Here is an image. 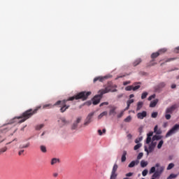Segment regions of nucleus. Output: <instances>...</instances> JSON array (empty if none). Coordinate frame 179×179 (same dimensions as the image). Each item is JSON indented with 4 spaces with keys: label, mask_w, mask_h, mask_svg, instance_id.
<instances>
[{
    "label": "nucleus",
    "mask_w": 179,
    "mask_h": 179,
    "mask_svg": "<svg viewBox=\"0 0 179 179\" xmlns=\"http://www.w3.org/2000/svg\"><path fill=\"white\" fill-rule=\"evenodd\" d=\"M125 90H127V92H131V90H133V85H128L125 87Z\"/></svg>",
    "instance_id": "obj_33"
},
{
    "label": "nucleus",
    "mask_w": 179,
    "mask_h": 179,
    "mask_svg": "<svg viewBox=\"0 0 179 179\" xmlns=\"http://www.w3.org/2000/svg\"><path fill=\"white\" fill-rule=\"evenodd\" d=\"M139 164L138 160L132 161L129 165L128 167L130 169L134 168L135 166H137Z\"/></svg>",
    "instance_id": "obj_14"
},
{
    "label": "nucleus",
    "mask_w": 179,
    "mask_h": 179,
    "mask_svg": "<svg viewBox=\"0 0 179 179\" xmlns=\"http://www.w3.org/2000/svg\"><path fill=\"white\" fill-rule=\"evenodd\" d=\"M43 127H44V124H38L36 127V129L40 130V129H43Z\"/></svg>",
    "instance_id": "obj_45"
},
{
    "label": "nucleus",
    "mask_w": 179,
    "mask_h": 179,
    "mask_svg": "<svg viewBox=\"0 0 179 179\" xmlns=\"http://www.w3.org/2000/svg\"><path fill=\"white\" fill-rule=\"evenodd\" d=\"M117 177V173H111L110 179H116Z\"/></svg>",
    "instance_id": "obj_35"
},
{
    "label": "nucleus",
    "mask_w": 179,
    "mask_h": 179,
    "mask_svg": "<svg viewBox=\"0 0 179 179\" xmlns=\"http://www.w3.org/2000/svg\"><path fill=\"white\" fill-rule=\"evenodd\" d=\"M176 59V57L169 58V59H167L166 60H165V63L171 62V61H175Z\"/></svg>",
    "instance_id": "obj_41"
},
{
    "label": "nucleus",
    "mask_w": 179,
    "mask_h": 179,
    "mask_svg": "<svg viewBox=\"0 0 179 179\" xmlns=\"http://www.w3.org/2000/svg\"><path fill=\"white\" fill-rule=\"evenodd\" d=\"M116 109H117V107L112 106L111 109L109 111V115H115V114H116L115 110Z\"/></svg>",
    "instance_id": "obj_17"
},
{
    "label": "nucleus",
    "mask_w": 179,
    "mask_h": 179,
    "mask_svg": "<svg viewBox=\"0 0 179 179\" xmlns=\"http://www.w3.org/2000/svg\"><path fill=\"white\" fill-rule=\"evenodd\" d=\"M178 108V105H172L166 108L165 110V119L170 120L171 116L170 114H173V112Z\"/></svg>",
    "instance_id": "obj_4"
},
{
    "label": "nucleus",
    "mask_w": 179,
    "mask_h": 179,
    "mask_svg": "<svg viewBox=\"0 0 179 179\" xmlns=\"http://www.w3.org/2000/svg\"><path fill=\"white\" fill-rule=\"evenodd\" d=\"M41 108V106L36 108V109H34V110L32 109H29L27 111H25L24 113H22V115L17 117V119L20 120L22 119L21 120H20V122H18L19 123H22L24 121H26L27 120H29V118H31L35 113H37V111L38 109Z\"/></svg>",
    "instance_id": "obj_2"
},
{
    "label": "nucleus",
    "mask_w": 179,
    "mask_h": 179,
    "mask_svg": "<svg viewBox=\"0 0 179 179\" xmlns=\"http://www.w3.org/2000/svg\"><path fill=\"white\" fill-rule=\"evenodd\" d=\"M175 166V164H169L168 167H167V170H170L171 169H173Z\"/></svg>",
    "instance_id": "obj_43"
},
{
    "label": "nucleus",
    "mask_w": 179,
    "mask_h": 179,
    "mask_svg": "<svg viewBox=\"0 0 179 179\" xmlns=\"http://www.w3.org/2000/svg\"><path fill=\"white\" fill-rule=\"evenodd\" d=\"M153 136V132L152 131H150L148 134V137H152Z\"/></svg>",
    "instance_id": "obj_58"
},
{
    "label": "nucleus",
    "mask_w": 179,
    "mask_h": 179,
    "mask_svg": "<svg viewBox=\"0 0 179 179\" xmlns=\"http://www.w3.org/2000/svg\"><path fill=\"white\" fill-rule=\"evenodd\" d=\"M134 175L133 173H129L126 174V177H131Z\"/></svg>",
    "instance_id": "obj_56"
},
{
    "label": "nucleus",
    "mask_w": 179,
    "mask_h": 179,
    "mask_svg": "<svg viewBox=\"0 0 179 179\" xmlns=\"http://www.w3.org/2000/svg\"><path fill=\"white\" fill-rule=\"evenodd\" d=\"M167 126H168V123H167V122H164V123L163 124V127H164V128H166Z\"/></svg>",
    "instance_id": "obj_61"
},
{
    "label": "nucleus",
    "mask_w": 179,
    "mask_h": 179,
    "mask_svg": "<svg viewBox=\"0 0 179 179\" xmlns=\"http://www.w3.org/2000/svg\"><path fill=\"white\" fill-rule=\"evenodd\" d=\"M176 85H171V89H176Z\"/></svg>",
    "instance_id": "obj_63"
},
{
    "label": "nucleus",
    "mask_w": 179,
    "mask_h": 179,
    "mask_svg": "<svg viewBox=\"0 0 179 179\" xmlns=\"http://www.w3.org/2000/svg\"><path fill=\"white\" fill-rule=\"evenodd\" d=\"M118 169V166L117 164H113L111 173H117V170Z\"/></svg>",
    "instance_id": "obj_24"
},
{
    "label": "nucleus",
    "mask_w": 179,
    "mask_h": 179,
    "mask_svg": "<svg viewBox=\"0 0 179 179\" xmlns=\"http://www.w3.org/2000/svg\"><path fill=\"white\" fill-rule=\"evenodd\" d=\"M116 87L117 86L113 85L112 82H108L105 89L100 90L99 92H101V94H105L110 92H117Z\"/></svg>",
    "instance_id": "obj_3"
},
{
    "label": "nucleus",
    "mask_w": 179,
    "mask_h": 179,
    "mask_svg": "<svg viewBox=\"0 0 179 179\" xmlns=\"http://www.w3.org/2000/svg\"><path fill=\"white\" fill-rule=\"evenodd\" d=\"M134 94L129 95V99H132V98H134Z\"/></svg>",
    "instance_id": "obj_64"
},
{
    "label": "nucleus",
    "mask_w": 179,
    "mask_h": 179,
    "mask_svg": "<svg viewBox=\"0 0 179 179\" xmlns=\"http://www.w3.org/2000/svg\"><path fill=\"white\" fill-rule=\"evenodd\" d=\"M158 101L159 100L157 99L151 101L150 104V108H155L157 106Z\"/></svg>",
    "instance_id": "obj_19"
},
{
    "label": "nucleus",
    "mask_w": 179,
    "mask_h": 179,
    "mask_svg": "<svg viewBox=\"0 0 179 179\" xmlns=\"http://www.w3.org/2000/svg\"><path fill=\"white\" fill-rule=\"evenodd\" d=\"M58 176H59V174L57 173H53L54 178H57V177H58Z\"/></svg>",
    "instance_id": "obj_62"
},
{
    "label": "nucleus",
    "mask_w": 179,
    "mask_h": 179,
    "mask_svg": "<svg viewBox=\"0 0 179 179\" xmlns=\"http://www.w3.org/2000/svg\"><path fill=\"white\" fill-rule=\"evenodd\" d=\"M134 102V99H129L127 101V106L126 107V108L124 109L125 111H127V110H129V107L131 106V105Z\"/></svg>",
    "instance_id": "obj_16"
},
{
    "label": "nucleus",
    "mask_w": 179,
    "mask_h": 179,
    "mask_svg": "<svg viewBox=\"0 0 179 179\" xmlns=\"http://www.w3.org/2000/svg\"><path fill=\"white\" fill-rule=\"evenodd\" d=\"M78 128V123L74 122L73 126H71V129H76Z\"/></svg>",
    "instance_id": "obj_47"
},
{
    "label": "nucleus",
    "mask_w": 179,
    "mask_h": 179,
    "mask_svg": "<svg viewBox=\"0 0 179 179\" xmlns=\"http://www.w3.org/2000/svg\"><path fill=\"white\" fill-rule=\"evenodd\" d=\"M30 147V143H27V144L20 145V149H27Z\"/></svg>",
    "instance_id": "obj_23"
},
{
    "label": "nucleus",
    "mask_w": 179,
    "mask_h": 179,
    "mask_svg": "<svg viewBox=\"0 0 179 179\" xmlns=\"http://www.w3.org/2000/svg\"><path fill=\"white\" fill-rule=\"evenodd\" d=\"M163 145H164V141L162 140V141H159V144L157 145V148L158 149H162Z\"/></svg>",
    "instance_id": "obj_34"
},
{
    "label": "nucleus",
    "mask_w": 179,
    "mask_h": 179,
    "mask_svg": "<svg viewBox=\"0 0 179 179\" xmlns=\"http://www.w3.org/2000/svg\"><path fill=\"white\" fill-rule=\"evenodd\" d=\"M157 115H158V113L154 112L152 113L151 117H152V118L155 119V118H157Z\"/></svg>",
    "instance_id": "obj_44"
},
{
    "label": "nucleus",
    "mask_w": 179,
    "mask_h": 179,
    "mask_svg": "<svg viewBox=\"0 0 179 179\" xmlns=\"http://www.w3.org/2000/svg\"><path fill=\"white\" fill-rule=\"evenodd\" d=\"M108 102H103V103H101L99 106L100 107H102L103 106H108Z\"/></svg>",
    "instance_id": "obj_53"
},
{
    "label": "nucleus",
    "mask_w": 179,
    "mask_h": 179,
    "mask_svg": "<svg viewBox=\"0 0 179 179\" xmlns=\"http://www.w3.org/2000/svg\"><path fill=\"white\" fill-rule=\"evenodd\" d=\"M94 113H95L94 112H92L89 115H87L84 123V125L85 127L88 126L92 122V118H93V116L94 115Z\"/></svg>",
    "instance_id": "obj_9"
},
{
    "label": "nucleus",
    "mask_w": 179,
    "mask_h": 179,
    "mask_svg": "<svg viewBox=\"0 0 179 179\" xmlns=\"http://www.w3.org/2000/svg\"><path fill=\"white\" fill-rule=\"evenodd\" d=\"M166 87V83L164 82L160 83L158 85L155 86V90L158 92Z\"/></svg>",
    "instance_id": "obj_12"
},
{
    "label": "nucleus",
    "mask_w": 179,
    "mask_h": 179,
    "mask_svg": "<svg viewBox=\"0 0 179 179\" xmlns=\"http://www.w3.org/2000/svg\"><path fill=\"white\" fill-rule=\"evenodd\" d=\"M152 141V137L148 136L146 138V143L148 145Z\"/></svg>",
    "instance_id": "obj_48"
},
{
    "label": "nucleus",
    "mask_w": 179,
    "mask_h": 179,
    "mask_svg": "<svg viewBox=\"0 0 179 179\" xmlns=\"http://www.w3.org/2000/svg\"><path fill=\"white\" fill-rule=\"evenodd\" d=\"M58 122H62L63 125H64L66 123V121L64 117L59 118Z\"/></svg>",
    "instance_id": "obj_36"
},
{
    "label": "nucleus",
    "mask_w": 179,
    "mask_h": 179,
    "mask_svg": "<svg viewBox=\"0 0 179 179\" xmlns=\"http://www.w3.org/2000/svg\"><path fill=\"white\" fill-rule=\"evenodd\" d=\"M143 106V103L142 101H139L137 104V108L136 110L139 111V110H141Z\"/></svg>",
    "instance_id": "obj_26"
},
{
    "label": "nucleus",
    "mask_w": 179,
    "mask_h": 179,
    "mask_svg": "<svg viewBox=\"0 0 179 179\" xmlns=\"http://www.w3.org/2000/svg\"><path fill=\"white\" fill-rule=\"evenodd\" d=\"M129 84H131V81H126V82L123 83V85H124V86H126Z\"/></svg>",
    "instance_id": "obj_57"
},
{
    "label": "nucleus",
    "mask_w": 179,
    "mask_h": 179,
    "mask_svg": "<svg viewBox=\"0 0 179 179\" xmlns=\"http://www.w3.org/2000/svg\"><path fill=\"white\" fill-rule=\"evenodd\" d=\"M106 79V76H97L96 78H94V83H95L96 82L99 81V82H103V80H105Z\"/></svg>",
    "instance_id": "obj_13"
},
{
    "label": "nucleus",
    "mask_w": 179,
    "mask_h": 179,
    "mask_svg": "<svg viewBox=\"0 0 179 179\" xmlns=\"http://www.w3.org/2000/svg\"><path fill=\"white\" fill-rule=\"evenodd\" d=\"M157 145V143L156 142H152L148 147V149L147 148V146H144V150L145 152H147L148 155H149V153L152 152L155 148Z\"/></svg>",
    "instance_id": "obj_7"
},
{
    "label": "nucleus",
    "mask_w": 179,
    "mask_h": 179,
    "mask_svg": "<svg viewBox=\"0 0 179 179\" xmlns=\"http://www.w3.org/2000/svg\"><path fill=\"white\" fill-rule=\"evenodd\" d=\"M148 166V162L142 160L141 162V168H145Z\"/></svg>",
    "instance_id": "obj_28"
},
{
    "label": "nucleus",
    "mask_w": 179,
    "mask_h": 179,
    "mask_svg": "<svg viewBox=\"0 0 179 179\" xmlns=\"http://www.w3.org/2000/svg\"><path fill=\"white\" fill-rule=\"evenodd\" d=\"M131 120H132V117L131 115H129L128 117H127L124 119V122H131Z\"/></svg>",
    "instance_id": "obj_32"
},
{
    "label": "nucleus",
    "mask_w": 179,
    "mask_h": 179,
    "mask_svg": "<svg viewBox=\"0 0 179 179\" xmlns=\"http://www.w3.org/2000/svg\"><path fill=\"white\" fill-rule=\"evenodd\" d=\"M103 94H102V92H100V91H99V95H95L94 98H92V104H94V106L99 104V103H100L102 96Z\"/></svg>",
    "instance_id": "obj_8"
},
{
    "label": "nucleus",
    "mask_w": 179,
    "mask_h": 179,
    "mask_svg": "<svg viewBox=\"0 0 179 179\" xmlns=\"http://www.w3.org/2000/svg\"><path fill=\"white\" fill-rule=\"evenodd\" d=\"M92 94L91 92H81L74 95L73 96L69 97L67 99H64L63 101H57L54 105L52 104H46L43 105V109H50L52 108L55 106H59V111L62 113H64L66 110L70 108V105H66L68 101H73V100H80L81 99L83 101H85L87 99V98Z\"/></svg>",
    "instance_id": "obj_1"
},
{
    "label": "nucleus",
    "mask_w": 179,
    "mask_h": 179,
    "mask_svg": "<svg viewBox=\"0 0 179 179\" xmlns=\"http://www.w3.org/2000/svg\"><path fill=\"white\" fill-rule=\"evenodd\" d=\"M143 140V136H141V137H138L136 139V141H134V142L136 143V144H138L139 142L142 141Z\"/></svg>",
    "instance_id": "obj_39"
},
{
    "label": "nucleus",
    "mask_w": 179,
    "mask_h": 179,
    "mask_svg": "<svg viewBox=\"0 0 179 179\" xmlns=\"http://www.w3.org/2000/svg\"><path fill=\"white\" fill-rule=\"evenodd\" d=\"M127 155V151L124 150V151L122 152V157H121V162H124L126 161V159H127V157H126Z\"/></svg>",
    "instance_id": "obj_18"
},
{
    "label": "nucleus",
    "mask_w": 179,
    "mask_h": 179,
    "mask_svg": "<svg viewBox=\"0 0 179 179\" xmlns=\"http://www.w3.org/2000/svg\"><path fill=\"white\" fill-rule=\"evenodd\" d=\"M143 131V127H140L139 129H138V132L140 133V135L142 134Z\"/></svg>",
    "instance_id": "obj_52"
},
{
    "label": "nucleus",
    "mask_w": 179,
    "mask_h": 179,
    "mask_svg": "<svg viewBox=\"0 0 179 179\" xmlns=\"http://www.w3.org/2000/svg\"><path fill=\"white\" fill-rule=\"evenodd\" d=\"M154 132H155V134H157V135H160L162 134V130L158 129L157 125H155V127H154Z\"/></svg>",
    "instance_id": "obj_20"
},
{
    "label": "nucleus",
    "mask_w": 179,
    "mask_h": 179,
    "mask_svg": "<svg viewBox=\"0 0 179 179\" xmlns=\"http://www.w3.org/2000/svg\"><path fill=\"white\" fill-rule=\"evenodd\" d=\"M124 115V112H121L120 115H117V118H122Z\"/></svg>",
    "instance_id": "obj_55"
},
{
    "label": "nucleus",
    "mask_w": 179,
    "mask_h": 179,
    "mask_svg": "<svg viewBox=\"0 0 179 179\" xmlns=\"http://www.w3.org/2000/svg\"><path fill=\"white\" fill-rule=\"evenodd\" d=\"M148 95V93L146 92H144L141 94V99L143 100L147 98V96Z\"/></svg>",
    "instance_id": "obj_31"
},
{
    "label": "nucleus",
    "mask_w": 179,
    "mask_h": 179,
    "mask_svg": "<svg viewBox=\"0 0 179 179\" xmlns=\"http://www.w3.org/2000/svg\"><path fill=\"white\" fill-rule=\"evenodd\" d=\"M98 134H99V136H102L103 135V132H102V131L101 129L98 130Z\"/></svg>",
    "instance_id": "obj_60"
},
{
    "label": "nucleus",
    "mask_w": 179,
    "mask_h": 179,
    "mask_svg": "<svg viewBox=\"0 0 179 179\" xmlns=\"http://www.w3.org/2000/svg\"><path fill=\"white\" fill-rule=\"evenodd\" d=\"M178 177V174L175 173H171L169 176L167 178V179H173V178H176Z\"/></svg>",
    "instance_id": "obj_27"
},
{
    "label": "nucleus",
    "mask_w": 179,
    "mask_h": 179,
    "mask_svg": "<svg viewBox=\"0 0 179 179\" xmlns=\"http://www.w3.org/2000/svg\"><path fill=\"white\" fill-rule=\"evenodd\" d=\"M174 52L175 53H179V46L175 48Z\"/></svg>",
    "instance_id": "obj_54"
},
{
    "label": "nucleus",
    "mask_w": 179,
    "mask_h": 179,
    "mask_svg": "<svg viewBox=\"0 0 179 179\" xmlns=\"http://www.w3.org/2000/svg\"><path fill=\"white\" fill-rule=\"evenodd\" d=\"M81 120H82V117H78L76 121L75 122V123H77L78 124L79 123H80Z\"/></svg>",
    "instance_id": "obj_51"
},
{
    "label": "nucleus",
    "mask_w": 179,
    "mask_h": 179,
    "mask_svg": "<svg viewBox=\"0 0 179 179\" xmlns=\"http://www.w3.org/2000/svg\"><path fill=\"white\" fill-rule=\"evenodd\" d=\"M147 116V112L143 111L142 113H138L137 117L138 120H143Z\"/></svg>",
    "instance_id": "obj_11"
},
{
    "label": "nucleus",
    "mask_w": 179,
    "mask_h": 179,
    "mask_svg": "<svg viewBox=\"0 0 179 179\" xmlns=\"http://www.w3.org/2000/svg\"><path fill=\"white\" fill-rule=\"evenodd\" d=\"M59 162H60L59 159L53 158L52 159V161L50 162V164H52L53 166V165L56 164L57 163H59Z\"/></svg>",
    "instance_id": "obj_22"
},
{
    "label": "nucleus",
    "mask_w": 179,
    "mask_h": 179,
    "mask_svg": "<svg viewBox=\"0 0 179 179\" xmlns=\"http://www.w3.org/2000/svg\"><path fill=\"white\" fill-rule=\"evenodd\" d=\"M41 150L43 153L47 152V148L45 145H41Z\"/></svg>",
    "instance_id": "obj_37"
},
{
    "label": "nucleus",
    "mask_w": 179,
    "mask_h": 179,
    "mask_svg": "<svg viewBox=\"0 0 179 179\" xmlns=\"http://www.w3.org/2000/svg\"><path fill=\"white\" fill-rule=\"evenodd\" d=\"M142 62V59L141 58H137L134 62H133L132 65L133 66L136 67L138 64H140Z\"/></svg>",
    "instance_id": "obj_15"
},
{
    "label": "nucleus",
    "mask_w": 179,
    "mask_h": 179,
    "mask_svg": "<svg viewBox=\"0 0 179 179\" xmlns=\"http://www.w3.org/2000/svg\"><path fill=\"white\" fill-rule=\"evenodd\" d=\"M159 56V53H158V52H154L151 55V58L152 59V60L150 62V66H154L157 63H153L155 61V59L157 58Z\"/></svg>",
    "instance_id": "obj_10"
},
{
    "label": "nucleus",
    "mask_w": 179,
    "mask_h": 179,
    "mask_svg": "<svg viewBox=\"0 0 179 179\" xmlns=\"http://www.w3.org/2000/svg\"><path fill=\"white\" fill-rule=\"evenodd\" d=\"M24 151V150H20V152H18V155L21 156L23 154Z\"/></svg>",
    "instance_id": "obj_59"
},
{
    "label": "nucleus",
    "mask_w": 179,
    "mask_h": 179,
    "mask_svg": "<svg viewBox=\"0 0 179 179\" xmlns=\"http://www.w3.org/2000/svg\"><path fill=\"white\" fill-rule=\"evenodd\" d=\"M179 130V124H174V126L168 131L165 137L168 138L176 134Z\"/></svg>",
    "instance_id": "obj_6"
},
{
    "label": "nucleus",
    "mask_w": 179,
    "mask_h": 179,
    "mask_svg": "<svg viewBox=\"0 0 179 179\" xmlns=\"http://www.w3.org/2000/svg\"><path fill=\"white\" fill-rule=\"evenodd\" d=\"M142 147L141 143H137L136 145H134V150H137L138 149L141 148Z\"/></svg>",
    "instance_id": "obj_38"
},
{
    "label": "nucleus",
    "mask_w": 179,
    "mask_h": 179,
    "mask_svg": "<svg viewBox=\"0 0 179 179\" xmlns=\"http://www.w3.org/2000/svg\"><path fill=\"white\" fill-rule=\"evenodd\" d=\"M137 84H141V83H134V86L132 85L133 92H136V90L141 88V85H136Z\"/></svg>",
    "instance_id": "obj_21"
},
{
    "label": "nucleus",
    "mask_w": 179,
    "mask_h": 179,
    "mask_svg": "<svg viewBox=\"0 0 179 179\" xmlns=\"http://www.w3.org/2000/svg\"><path fill=\"white\" fill-rule=\"evenodd\" d=\"M156 172V167L155 166H152L150 170V173L152 174V173H154Z\"/></svg>",
    "instance_id": "obj_40"
},
{
    "label": "nucleus",
    "mask_w": 179,
    "mask_h": 179,
    "mask_svg": "<svg viewBox=\"0 0 179 179\" xmlns=\"http://www.w3.org/2000/svg\"><path fill=\"white\" fill-rule=\"evenodd\" d=\"M162 137L161 136H159V135H154L152 136V140L153 141H155V140L158 141V140L162 139Z\"/></svg>",
    "instance_id": "obj_30"
},
{
    "label": "nucleus",
    "mask_w": 179,
    "mask_h": 179,
    "mask_svg": "<svg viewBox=\"0 0 179 179\" xmlns=\"http://www.w3.org/2000/svg\"><path fill=\"white\" fill-rule=\"evenodd\" d=\"M8 150L7 147H4V148H2L1 149H0V153L2 154L5 152H6Z\"/></svg>",
    "instance_id": "obj_42"
},
{
    "label": "nucleus",
    "mask_w": 179,
    "mask_h": 179,
    "mask_svg": "<svg viewBox=\"0 0 179 179\" xmlns=\"http://www.w3.org/2000/svg\"><path fill=\"white\" fill-rule=\"evenodd\" d=\"M155 97H156V94L151 95V96H150L148 97V100L149 101H152V99H155Z\"/></svg>",
    "instance_id": "obj_46"
},
{
    "label": "nucleus",
    "mask_w": 179,
    "mask_h": 179,
    "mask_svg": "<svg viewBox=\"0 0 179 179\" xmlns=\"http://www.w3.org/2000/svg\"><path fill=\"white\" fill-rule=\"evenodd\" d=\"M143 157V153H139L137 157V160L138 161L139 159H141Z\"/></svg>",
    "instance_id": "obj_50"
},
{
    "label": "nucleus",
    "mask_w": 179,
    "mask_h": 179,
    "mask_svg": "<svg viewBox=\"0 0 179 179\" xmlns=\"http://www.w3.org/2000/svg\"><path fill=\"white\" fill-rule=\"evenodd\" d=\"M166 51H167L166 48H162V49H159L157 52L159 53V55H162L163 53L166 52Z\"/></svg>",
    "instance_id": "obj_29"
},
{
    "label": "nucleus",
    "mask_w": 179,
    "mask_h": 179,
    "mask_svg": "<svg viewBox=\"0 0 179 179\" xmlns=\"http://www.w3.org/2000/svg\"><path fill=\"white\" fill-rule=\"evenodd\" d=\"M155 168H158L157 171L152 176L154 178H158L163 173L164 168L163 166L159 167V164H155Z\"/></svg>",
    "instance_id": "obj_5"
},
{
    "label": "nucleus",
    "mask_w": 179,
    "mask_h": 179,
    "mask_svg": "<svg viewBox=\"0 0 179 179\" xmlns=\"http://www.w3.org/2000/svg\"><path fill=\"white\" fill-rule=\"evenodd\" d=\"M108 115L107 111H104L103 113H101L100 115H98V120H101L104 116H106Z\"/></svg>",
    "instance_id": "obj_25"
},
{
    "label": "nucleus",
    "mask_w": 179,
    "mask_h": 179,
    "mask_svg": "<svg viewBox=\"0 0 179 179\" xmlns=\"http://www.w3.org/2000/svg\"><path fill=\"white\" fill-rule=\"evenodd\" d=\"M148 173V171L147 169L143 170V172H142V176L143 177H145L147 176Z\"/></svg>",
    "instance_id": "obj_49"
}]
</instances>
